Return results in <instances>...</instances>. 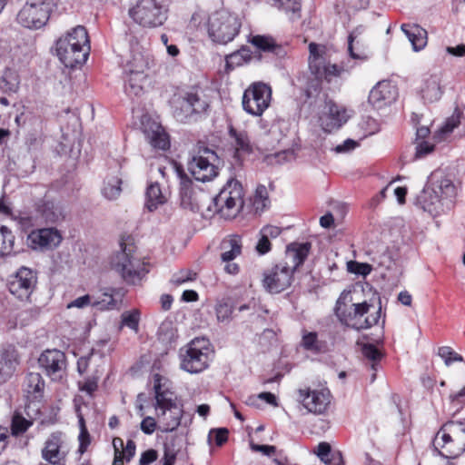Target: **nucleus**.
<instances>
[{"mask_svg": "<svg viewBox=\"0 0 465 465\" xmlns=\"http://www.w3.org/2000/svg\"><path fill=\"white\" fill-rule=\"evenodd\" d=\"M121 184L122 180L118 177L109 179L102 190L103 195L108 200L116 199L122 192Z\"/></svg>", "mask_w": 465, "mask_h": 465, "instance_id": "de8ad7c7", "label": "nucleus"}, {"mask_svg": "<svg viewBox=\"0 0 465 465\" xmlns=\"http://www.w3.org/2000/svg\"><path fill=\"white\" fill-rule=\"evenodd\" d=\"M140 428L144 434L152 435L157 428V422L154 418L147 416L141 421Z\"/></svg>", "mask_w": 465, "mask_h": 465, "instance_id": "052dcab7", "label": "nucleus"}, {"mask_svg": "<svg viewBox=\"0 0 465 465\" xmlns=\"http://www.w3.org/2000/svg\"><path fill=\"white\" fill-rule=\"evenodd\" d=\"M438 355L444 360L447 366H450L454 361H463V357L449 346L440 347Z\"/></svg>", "mask_w": 465, "mask_h": 465, "instance_id": "864d4df0", "label": "nucleus"}, {"mask_svg": "<svg viewBox=\"0 0 465 465\" xmlns=\"http://www.w3.org/2000/svg\"><path fill=\"white\" fill-rule=\"evenodd\" d=\"M249 42L260 51L272 53L278 57H283L286 54L284 48L270 35H253Z\"/></svg>", "mask_w": 465, "mask_h": 465, "instance_id": "2f4dec72", "label": "nucleus"}, {"mask_svg": "<svg viewBox=\"0 0 465 465\" xmlns=\"http://www.w3.org/2000/svg\"><path fill=\"white\" fill-rule=\"evenodd\" d=\"M252 58V53L248 46H242L235 52L225 56V68L232 71L236 67L249 64Z\"/></svg>", "mask_w": 465, "mask_h": 465, "instance_id": "f704fd0d", "label": "nucleus"}, {"mask_svg": "<svg viewBox=\"0 0 465 465\" xmlns=\"http://www.w3.org/2000/svg\"><path fill=\"white\" fill-rule=\"evenodd\" d=\"M39 366L53 381H59L66 370V356L59 350H45L38 359Z\"/></svg>", "mask_w": 465, "mask_h": 465, "instance_id": "a211bd4d", "label": "nucleus"}, {"mask_svg": "<svg viewBox=\"0 0 465 465\" xmlns=\"http://www.w3.org/2000/svg\"><path fill=\"white\" fill-rule=\"evenodd\" d=\"M121 250L112 259V267L129 284H136L148 272L146 262L134 256L133 246L120 243Z\"/></svg>", "mask_w": 465, "mask_h": 465, "instance_id": "6e6552de", "label": "nucleus"}, {"mask_svg": "<svg viewBox=\"0 0 465 465\" xmlns=\"http://www.w3.org/2000/svg\"><path fill=\"white\" fill-rule=\"evenodd\" d=\"M161 374L153 375V391L155 402L153 407L159 420V430L162 432H172L181 424L183 415V405L173 397V393L162 389Z\"/></svg>", "mask_w": 465, "mask_h": 465, "instance_id": "7ed1b4c3", "label": "nucleus"}, {"mask_svg": "<svg viewBox=\"0 0 465 465\" xmlns=\"http://www.w3.org/2000/svg\"><path fill=\"white\" fill-rule=\"evenodd\" d=\"M398 96L397 87L390 81H381L371 90L369 103L377 109L391 104Z\"/></svg>", "mask_w": 465, "mask_h": 465, "instance_id": "5701e85b", "label": "nucleus"}, {"mask_svg": "<svg viewBox=\"0 0 465 465\" xmlns=\"http://www.w3.org/2000/svg\"><path fill=\"white\" fill-rule=\"evenodd\" d=\"M221 259L224 262L234 260L242 252V238L237 234L229 235L221 242Z\"/></svg>", "mask_w": 465, "mask_h": 465, "instance_id": "7c9ffc66", "label": "nucleus"}, {"mask_svg": "<svg viewBox=\"0 0 465 465\" xmlns=\"http://www.w3.org/2000/svg\"><path fill=\"white\" fill-rule=\"evenodd\" d=\"M213 203V212L221 217L226 220L234 218L243 206L242 184L235 180L228 181Z\"/></svg>", "mask_w": 465, "mask_h": 465, "instance_id": "1a4fd4ad", "label": "nucleus"}, {"mask_svg": "<svg viewBox=\"0 0 465 465\" xmlns=\"http://www.w3.org/2000/svg\"><path fill=\"white\" fill-rule=\"evenodd\" d=\"M322 461L326 465H344L342 454L339 450H334Z\"/></svg>", "mask_w": 465, "mask_h": 465, "instance_id": "774afa93", "label": "nucleus"}, {"mask_svg": "<svg viewBox=\"0 0 465 465\" xmlns=\"http://www.w3.org/2000/svg\"><path fill=\"white\" fill-rule=\"evenodd\" d=\"M196 277L197 273L195 272L188 269H183L172 276L171 282L175 286H179L185 282L196 280Z\"/></svg>", "mask_w": 465, "mask_h": 465, "instance_id": "3c124183", "label": "nucleus"}, {"mask_svg": "<svg viewBox=\"0 0 465 465\" xmlns=\"http://www.w3.org/2000/svg\"><path fill=\"white\" fill-rule=\"evenodd\" d=\"M311 249L312 243L309 242H291L286 247L285 261L283 262H287L294 273L297 269L303 264L311 252Z\"/></svg>", "mask_w": 465, "mask_h": 465, "instance_id": "393cba45", "label": "nucleus"}, {"mask_svg": "<svg viewBox=\"0 0 465 465\" xmlns=\"http://www.w3.org/2000/svg\"><path fill=\"white\" fill-rule=\"evenodd\" d=\"M298 400L302 405L314 414L325 412L331 403V392L328 389L312 390L309 387L297 391Z\"/></svg>", "mask_w": 465, "mask_h": 465, "instance_id": "f3484780", "label": "nucleus"}, {"mask_svg": "<svg viewBox=\"0 0 465 465\" xmlns=\"http://www.w3.org/2000/svg\"><path fill=\"white\" fill-rule=\"evenodd\" d=\"M457 195L453 182L435 171L429 177L428 183L416 198V204L432 216H439L454 206Z\"/></svg>", "mask_w": 465, "mask_h": 465, "instance_id": "f257e3e1", "label": "nucleus"}, {"mask_svg": "<svg viewBox=\"0 0 465 465\" xmlns=\"http://www.w3.org/2000/svg\"><path fill=\"white\" fill-rule=\"evenodd\" d=\"M434 150V144L426 141L419 143L416 146L415 158H422Z\"/></svg>", "mask_w": 465, "mask_h": 465, "instance_id": "e2e57ef3", "label": "nucleus"}, {"mask_svg": "<svg viewBox=\"0 0 465 465\" xmlns=\"http://www.w3.org/2000/svg\"><path fill=\"white\" fill-rule=\"evenodd\" d=\"M229 430L225 428L212 429L208 433V442L222 446L228 440Z\"/></svg>", "mask_w": 465, "mask_h": 465, "instance_id": "6e6d98bb", "label": "nucleus"}, {"mask_svg": "<svg viewBox=\"0 0 465 465\" xmlns=\"http://www.w3.org/2000/svg\"><path fill=\"white\" fill-rule=\"evenodd\" d=\"M177 174L180 180L181 205L183 208L193 210V181L184 173L182 168H177Z\"/></svg>", "mask_w": 465, "mask_h": 465, "instance_id": "473e14b6", "label": "nucleus"}, {"mask_svg": "<svg viewBox=\"0 0 465 465\" xmlns=\"http://www.w3.org/2000/svg\"><path fill=\"white\" fill-rule=\"evenodd\" d=\"M267 201L268 197L266 187L264 185H259L255 191L254 205L256 206V209L260 208V204L262 205V209L264 208Z\"/></svg>", "mask_w": 465, "mask_h": 465, "instance_id": "680f3d73", "label": "nucleus"}, {"mask_svg": "<svg viewBox=\"0 0 465 465\" xmlns=\"http://www.w3.org/2000/svg\"><path fill=\"white\" fill-rule=\"evenodd\" d=\"M272 6L283 12L291 21H296L302 16L301 0H272Z\"/></svg>", "mask_w": 465, "mask_h": 465, "instance_id": "c9c22d12", "label": "nucleus"}, {"mask_svg": "<svg viewBox=\"0 0 465 465\" xmlns=\"http://www.w3.org/2000/svg\"><path fill=\"white\" fill-rule=\"evenodd\" d=\"M347 297L348 293L342 292L337 299L334 307V313L342 325L356 331H361L378 324L381 312V306L375 314L369 315L362 319L370 311L371 304L367 302H363L348 306L345 302Z\"/></svg>", "mask_w": 465, "mask_h": 465, "instance_id": "20e7f679", "label": "nucleus"}, {"mask_svg": "<svg viewBox=\"0 0 465 465\" xmlns=\"http://www.w3.org/2000/svg\"><path fill=\"white\" fill-rule=\"evenodd\" d=\"M35 211L46 223H58L64 219L61 205L51 200H39Z\"/></svg>", "mask_w": 465, "mask_h": 465, "instance_id": "bb28decb", "label": "nucleus"}, {"mask_svg": "<svg viewBox=\"0 0 465 465\" xmlns=\"http://www.w3.org/2000/svg\"><path fill=\"white\" fill-rule=\"evenodd\" d=\"M218 163L217 153L204 145H200L196 154L188 162V170L196 181L205 183L218 175Z\"/></svg>", "mask_w": 465, "mask_h": 465, "instance_id": "f8f14e48", "label": "nucleus"}, {"mask_svg": "<svg viewBox=\"0 0 465 465\" xmlns=\"http://www.w3.org/2000/svg\"><path fill=\"white\" fill-rule=\"evenodd\" d=\"M63 236L59 230L54 227L33 230L27 235V245L33 250H52L62 242Z\"/></svg>", "mask_w": 465, "mask_h": 465, "instance_id": "412c9836", "label": "nucleus"}, {"mask_svg": "<svg viewBox=\"0 0 465 465\" xmlns=\"http://www.w3.org/2000/svg\"><path fill=\"white\" fill-rule=\"evenodd\" d=\"M440 83L441 77L437 74L425 78L420 89L422 98L429 103L440 100L443 94Z\"/></svg>", "mask_w": 465, "mask_h": 465, "instance_id": "c85d7f7f", "label": "nucleus"}, {"mask_svg": "<svg viewBox=\"0 0 465 465\" xmlns=\"http://www.w3.org/2000/svg\"><path fill=\"white\" fill-rule=\"evenodd\" d=\"M272 99L271 87L263 83H253L243 93L242 108L253 116H261L269 107Z\"/></svg>", "mask_w": 465, "mask_h": 465, "instance_id": "4468645a", "label": "nucleus"}, {"mask_svg": "<svg viewBox=\"0 0 465 465\" xmlns=\"http://www.w3.org/2000/svg\"><path fill=\"white\" fill-rule=\"evenodd\" d=\"M233 304L230 299H222L215 305L217 321L229 322L232 319Z\"/></svg>", "mask_w": 465, "mask_h": 465, "instance_id": "a18cd8bd", "label": "nucleus"}, {"mask_svg": "<svg viewBox=\"0 0 465 465\" xmlns=\"http://www.w3.org/2000/svg\"><path fill=\"white\" fill-rule=\"evenodd\" d=\"M210 104V98L203 88L193 87L173 100V115L182 123L197 121L208 114Z\"/></svg>", "mask_w": 465, "mask_h": 465, "instance_id": "39448f33", "label": "nucleus"}, {"mask_svg": "<svg viewBox=\"0 0 465 465\" xmlns=\"http://www.w3.org/2000/svg\"><path fill=\"white\" fill-rule=\"evenodd\" d=\"M92 306L101 311L112 310L117 306V302L113 293L104 292L92 303Z\"/></svg>", "mask_w": 465, "mask_h": 465, "instance_id": "09e8293b", "label": "nucleus"}, {"mask_svg": "<svg viewBox=\"0 0 465 465\" xmlns=\"http://www.w3.org/2000/svg\"><path fill=\"white\" fill-rule=\"evenodd\" d=\"M401 29L411 42L413 51L419 52L427 45L428 34L420 25L417 24H402Z\"/></svg>", "mask_w": 465, "mask_h": 465, "instance_id": "cd10ccee", "label": "nucleus"}, {"mask_svg": "<svg viewBox=\"0 0 465 465\" xmlns=\"http://www.w3.org/2000/svg\"><path fill=\"white\" fill-rule=\"evenodd\" d=\"M19 364V354L14 345L0 347V384L6 382L14 375Z\"/></svg>", "mask_w": 465, "mask_h": 465, "instance_id": "b1692460", "label": "nucleus"}, {"mask_svg": "<svg viewBox=\"0 0 465 465\" xmlns=\"http://www.w3.org/2000/svg\"><path fill=\"white\" fill-rule=\"evenodd\" d=\"M24 390L30 401L42 399L45 391V381L38 372H29L24 381Z\"/></svg>", "mask_w": 465, "mask_h": 465, "instance_id": "c756f323", "label": "nucleus"}, {"mask_svg": "<svg viewBox=\"0 0 465 465\" xmlns=\"http://www.w3.org/2000/svg\"><path fill=\"white\" fill-rule=\"evenodd\" d=\"M91 297L89 294L78 297L67 304V308H84L88 305H92Z\"/></svg>", "mask_w": 465, "mask_h": 465, "instance_id": "338daca9", "label": "nucleus"}, {"mask_svg": "<svg viewBox=\"0 0 465 465\" xmlns=\"http://www.w3.org/2000/svg\"><path fill=\"white\" fill-rule=\"evenodd\" d=\"M309 70L312 75L323 77L327 82H331L332 77L341 74L343 68L338 64H331L326 62L325 57L320 54L319 45L315 43L309 45Z\"/></svg>", "mask_w": 465, "mask_h": 465, "instance_id": "dca6fc26", "label": "nucleus"}, {"mask_svg": "<svg viewBox=\"0 0 465 465\" xmlns=\"http://www.w3.org/2000/svg\"><path fill=\"white\" fill-rule=\"evenodd\" d=\"M78 440H79L78 452L82 455L87 450V448L91 443V437H90L89 431L88 430L80 431L79 436H78Z\"/></svg>", "mask_w": 465, "mask_h": 465, "instance_id": "69168bd1", "label": "nucleus"}, {"mask_svg": "<svg viewBox=\"0 0 465 465\" xmlns=\"http://www.w3.org/2000/svg\"><path fill=\"white\" fill-rule=\"evenodd\" d=\"M441 434V441L455 443V448H447V458H458L465 451V421L449 420L444 423L437 433Z\"/></svg>", "mask_w": 465, "mask_h": 465, "instance_id": "2eb2a0df", "label": "nucleus"}, {"mask_svg": "<svg viewBox=\"0 0 465 465\" xmlns=\"http://www.w3.org/2000/svg\"><path fill=\"white\" fill-rule=\"evenodd\" d=\"M15 121L18 126L32 128L35 132H41L43 129L42 117L31 111H25L16 115Z\"/></svg>", "mask_w": 465, "mask_h": 465, "instance_id": "a19ab883", "label": "nucleus"}, {"mask_svg": "<svg viewBox=\"0 0 465 465\" xmlns=\"http://www.w3.org/2000/svg\"><path fill=\"white\" fill-rule=\"evenodd\" d=\"M158 458V453L153 449H149L143 451L140 457L139 464L140 465H150L153 461H155Z\"/></svg>", "mask_w": 465, "mask_h": 465, "instance_id": "0e129e2a", "label": "nucleus"}, {"mask_svg": "<svg viewBox=\"0 0 465 465\" xmlns=\"http://www.w3.org/2000/svg\"><path fill=\"white\" fill-rule=\"evenodd\" d=\"M33 420L25 419L22 414L15 412L11 420V434L20 436L24 434L31 426Z\"/></svg>", "mask_w": 465, "mask_h": 465, "instance_id": "49530a36", "label": "nucleus"}, {"mask_svg": "<svg viewBox=\"0 0 465 465\" xmlns=\"http://www.w3.org/2000/svg\"><path fill=\"white\" fill-rule=\"evenodd\" d=\"M143 133L153 148L165 151L170 147L169 135L158 123L148 121L143 124Z\"/></svg>", "mask_w": 465, "mask_h": 465, "instance_id": "a878e982", "label": "nucleus"}, {"mask_svg": "<svg viewBox=\"0 0 465 465\" xmlns=\"http://www.w3.org/2000/svg\"><path fill=\"white\" fill-rule=\"evenodd\" d=\"M78 388L81 391L92 395L98 388V379L96 377H87L83 381L78 382Z\"/></svg>", "mask_w": 465, "mask_h": 465, "instance_id": "bf43d9fd", "label": "nucleus"}, {"mask_svg": "<svg viewBox=\"0 0 465 465\" xmlns=\"http://www.w3.org/2000/svg\"><path fill=\"white\" fill-rule=\"evenodd\" d=\"M363 356L370 361V367L373 371L371 374V381L373 382L376 379V371L378 365L382 358L381 351L373 344L367 343L362 346L361 349Z\"/></svg>", "mask_w": 465, "mask_h": 465, "instance_id": "79ce46f5", "label": "nucleus"}, {"mask_svg": "<svg viewBox=\"0 0 465 465\" xmlns=\"http://www.w3.org/2000/svg\"><path fill=\"white\" fill-rule=\"evenodd\" d=\"M148 68V62L141 54H135L126 64L125 74L134 75L135 80H143L144 71Z\"/></svg>", "mask_w": 465, "mask_h": 465, "instance_id": "4c0bfd02", "label": "nucleus"}, {"mask_svg": "<svg viewBox=\"0 0 465 465\" xmlns=\"http://www.w3.org/2000/svg\"><path fill=\"white\" fill-rule=\"evenodd\" d=\"M302 346L313 353H323L327 351V342L318 339L315 331L306 332L302 335Z\"/></svg>", "mask_w": 465, "mask_h": 465, "instance_id": "ea45409f", "label": "nucleus"}, {"mask_svg": "<svg viewBox=\"0 0 465 465\" xmlns=\"http://www.w3.org/2000/svg\"><path fill=\"white\" fill-rule=\"evenodd\" d=\"M229 135L234 140L237 153L249 154L252 153V145L246 131H237L231 126L229 128Z\"/></svg>", "mask_w": 465, "mask_h": 465, "instance_id": "58836bf2", "label": "nucleus"}, {"mask_svg": "<svg viewBox=\"0 0 465 465\" xmlns=\"http://www.w3.org/2000/svg\"><path fill=\"white\" fill-rule=\"evenodd\" d=\"M292 159H293V152L291 150L280 151L273 154H270V155L266 156V161L269 163H275L282 164V163L291 161Z\"/></svg>", "mask_w": 465, "mask_h": 465, "instance_id": "13d9d810", "label": "nucleus"}, {"mask_svg": "<svg viewBox=\"0 0 465 465\" xmlns=\"http://www.w3.org/2000/svg\"><path fill=\"white\" fill-rule=\"evenodd\" d=\"M58 0H28L16 15L19 25L28 29L44 27Z\"/></svg>", "mask_w": 465, "mask_h": 465, "instance_id": "9d476101", "label": "nucleus"}, {"mask_svg": "<svg viewBox=\"0 0 465 465\" xmlns=\"http://www.w3.org/2000/svg\"><path fill=\"white\" fill-rule=\"evenodd\" d=\"M312 76L313 78L308 80L305 88V95L308 99L317 96L322 91V83L323 77H318V75Z\"/></svg>", "mask_w": 465, "mask_h": 465, "instance_id": "5fc2aeb1", "label": "nucleus"}, {"mask_svg": "<svg viewBox=\"0 0 465 465\" xmlns=\"http://www.w3.org/2000/svg\"><path fill=\"white\" fill-rule=\"evenodd\" d=\"M241 27L240 18L224 9L212 13L206 22L208 36L219 45L232 42L239 35Z\"/></svg>", "mask_w": 465, "mask_h": 465, "instance_id": "0eeeda50", "label": "nucleus"}, {"mask_svg": "<svg viewBox=\"0 0 465 465\" xmlns=\"http://www.w3.org/2000/svg\"><path fill=\"white\" fill-rule=\"evenodd\" d=\"M294 273L287 262H279L262 272V285L271 294H279L289 289Z\"/></svg>", "mask_w": 465, "mask_h": 465, "instance_id": "ddd939ff", "label": "nucleus"}, {"mask_svg": "<svg viewBox=\"0 0 465 465\" xmlns=\"http://www.w3.org/2000/svg\"><path fill=\"white\" fill-rule=\"evenodd\" d=\"M15 236L12 230L0 224V257L15 255L18 252L15 247Z\"/></svg>", "mask_w": 465, "mask_h": 465, "instance_id": "e433bc0d", "label": "nucleus"}, {"mask_svg": "<svg viewBox=\"0 0 465 465\" xmlns=\"http://www.w3.org/2000/svg\"><path fill=\"white\" fill-rule=\"evenodd\" d=\"M167 12V8L158 0H139L136 5L129 10V15L143 27L155 28L166 21Z\"/></svg>", "mask_w": 465, "mask_h": 465, "instance_id": "9b49d317", "label": "nucleus"}, {"mask_svg": "<svg viewBox=\"0 0 465 465\" xmlns=\"http://www.w3.org/2000/svg\"><path fill=\"white\" fill-rule=\"evenodd\" d=\"M124 91L130 96H138L143 92V81L135 80L134 75L126 74Z\"/></svg>", "mask_w": 465, "mask_h": 465, "instance_id": "8fccbe9b", "label": "nucleus"}, {"mask_svg": "<svg viewBox=\"0 0 465 465\" xmlns=\"http://www.w3.org/2000/svg\"><path fill=\"white\" fill-rule=\"evenodd\" d=\"M141 312L137 309L125 311L121 314L120 328L127 327L135 333L139 331Z\"/></svg>", "mask_w": 465, "mask_h": 465, "instance_id": "c03bdc74", "label": "nucleus"}, {"mask_svg": "<svg viewBox=\"0 0 465 465\" xmlns=\"http://www.w3.org/2000/svg\"><path fill=\"white\" fill-rule=\"evenodd\" d=\"M347 270L351 273L366 277L371 272L372 266L366 262L350 261L347 262Z\"/></svg>", "mask_w": 465, "mask_h": 465, "instance_id": "603ef678", "label": "nucleus"}, {"mask_svg": "<svg viewBox=\"0 0 465 465\" xmlns=\"http://www.w3.org/2000/svg\"><path fill=\"white\" fill-rule=\"evenodd\" d=\"M167 202V196L162 192L161 186L157 182L151 183L147 185L145 191L144 207L149 212H153L159 206Z\"/></svg>", "mask_w": 465, "mask_h": 465, "instance_id": "72a5a7b5", "label": "nucleus"}, {"mask_svg": "<svg viewBox=\"0 0 465 465\" xmlns=\"http://www.w3.org/2000/svg\"><path fill=\"white\" fill-rule=\"evenodd\" d=\"M212 346L206 338H194L179 351L180 368L191 374L205 371L211 361Z\"/></svg>", "mask_w": 465, "mask_h": 465, "instance_id": "423d86ee", "label": "nucleus"}, {"mask_svg": "<svg viewBox=\"0 0 465 465\" xmlns=\"http://www.w3.org/2000/svg\"><path fill=\"white\" fill-rule=\"evenodd\" d=\"M462 113L455 109L453 114L446 119L444 124L440 127V133L446 134L451 133L460 123Z\"/></svg>", "mask_w": 465, "mask_h": 465, "instance_id": "4d7b16f0", "label": "nucleus"}, {"mask_svg": "<svg viewBox=\"0 0 465 465\" xmlns=\"http://www.w3.org/2000/svg\"><path fill=\"white\" fill-rule=\"evenodd\" d=\"M158 339L167 346H173L176 343L177 331L171 322H163L158 329Z\"/></svg>", "mask_w": 465, "mask_h": 465, "instance_id": "37998d69", "label": "nucleus"}, {"mask_svg": "<svg viewBox=\"0 0 465 465\" xmlns=\"http://www.w3.org/2000/svg\"><path fill=\"white\" fill-rule=\"evenodd\" d=\"M90 51L85 27L77 25L55 43V52L65 67L74 68L86 62Z\"/></svg>", "mask_w": 465, "mask_h": 465, "instance_id": "f03ea898", "label": "nucleus"}, {"mask_svg": "<svg viewBox=\"0 0 465 465\" xmlns=\"http://www.w3.org/2000/svg\"><path fill=\"white\" fill-rule=\"evenodd\" d=\"M348 120L346 110L331 100L325 99L319 115V124L325 133H331L342 126Z\"/></svg>", "mask_w": 465, "mask_h": 465, "instance_id": "aec40b11", "label": "nucleus"}, {"mask_svg": "<svg viewBox=\"0 0 465 465\" xmlns=\"http://www.w3.org/2000/svg\"><path fill=\"white\" fill-rule=\"evenodd\" d=\"M36 284L35 272L26 267H22L10 281V292L20 300L28 299Z\"/></svg>", "mask_w": 465, "mask_h": 465, "instance_id": "4be33fe9", "label": "nucleus"}, {"mask_svg": "<svg viewBox=\"0 0 465 465\" xmlns=\"http://www.w3.org/2000/svg\"><path fill=\"white\" fill-rule=\"evenodd\" d=\"M65 435L61 431L52 432L45 441L41 450L42 459L52 465L64 461L68 450H65Z\"/></svg>", "mask_w": 465, "mask_h": 465, "instance_id": "6ab92c4d", "label": "nucleus"}]
</instances>
